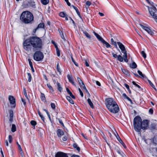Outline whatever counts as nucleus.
<instances>
[{
	"mask_svg": "<svg viewBox=\"0 0 157 157\" xmlns=\"http://www.w3.org/2000/svg\"><path fill=\"white\" fill-rule=\"evenodd\" d=\"M28 81L30 82L31 81V76L30 73H28Z\"/></svg>",
	"mask_w": 157,
	"mask_h": 157,
	"instance_id": "42",
	"label": "nucleus"
},
{
	"mask_svg": "<svg viewBox=\"0 0 157 157\" xmlns=\"http://www.w3.org/2000/svg\"><path fill=\"white\" fill-rule=\"evenodd\" d=\"M83 33L85 34L86 36L89 39H91V36L90 34H88V33L86 32H83Z\"/></svg>",
	"mask_w": 157,
	"mask_h": 157,
	"instance_id": "24",
	"label": "nucleus"
},
{
	"mask_svg": "<svg viewBox=\"0 0 157 157\" xmlns=\"http://www.w3.org/2000/svg\"><path fill=\"white\" fill-rule=\"evenodd\" d=\"M122 72L127 76H130L129 72L127 70L124 69H121Z\"/></svg>",
	"mask_w": 157,
	"mask_h": 157,
	"instance_id": "16",
	"label": "nucleus"
},
{
	"mask_svg": "<svg viewBox=\"0 0 157 157\" xmlns=\"http://www.w3.org/2000/svg\"><path fill=\"white\" fill-rule=\"evenodd\" d=\"M137 65L135 62H133L130 66V67L132 68H135L137 67Z\"/></svg>",
	"mask_w": 157,
	"mask_h": 157,
	"instance_id": "30",
	"label": "nucleus"
},
{
	"mask_svg": "<svg viewBox=\"0 0 157 157\" xmlns=\"http://www.w3.org/2000/svg\"><path fill=\"white\" fill-rule=\"evenodd\" d=\"M9 121L12 123L13 121V112L12 110H10L9 111Z\"/></svg>",
	"mask_w": 157,
	"mask_h": 157,
	"instance_id": "10",
	"label": "nucleus"
},
{
	"mask_svg": "<svg viewBox=\"0 0 157 157\" xmlns=\"http://www.w3.org/2000/svg\"><path fill=\"white\" fill-rule=\"evenodd\" d=\"M23 48L26 51H31L32 48L36 51L33 55V59L36 61L42 60L44 58L43 53L40 51L42 48L41 39L37 36H32L25 40L23 43Z\"/></svg>",
	"mask_w": 157,
	"mask_h": 157,
	"instance_id": "1",
	"label": "nucleus"
},
{
	"mask_svg": "<svg viewBox=\"0 0 157 157\" xmlns=\"http://www.w3.org/2000/svg\"><path fill=\"white\" fill-rule=\"evenodd\" d=\"M16 130V128L15 125L14 124H13L11 128V131L13 132H14Z\"/></svg>",
	"mask_w": 157,
	"mask_h": 157,
	"instance_id": "23",
	"label": "nucleus"
},
{
	"mask_svg": "<svg viewBox=\"0 0 157 157\" xmlns=\"http://www.w3.org/2000/svg\"><path fill=\"white\" fill-rule=\"evenodd\" d=\"M30 123L34 127V128H35V126L37 124L36 122L35 121L32 120L31 121Z\"/></svg>",
	"mask_w": 157,
	"mask_h": 157,
	"instance_id": "35",
	"label": "nucleus"
},
{
	"mask_svg": "<svg viewBox=\"0 0 157 157\" xmlns=\"http://www.w3.org/2000/svg\"><path fill=\"white\" fill-rule=\"evenodd\" d=\"M105 104L109 111L111 113H117L119 110V108L116 101L111 98H106Z\"/></svg>",
	"mask_w": 157,
	"mask_h": 157,
	"instance_id": "2",
	"label": "nucleus"
},
{
	"mask_svg": "<svg viewBox=\"0 0 157 157\" xmlns=\"http://www.w3.org/2000/svg\"><path fill=\"white\" fill-rule=\"evenodd\" d=\"M66 98L72 104H74V102L70 97L67 96H66Z\"/></svg>",
	"mask_w": 157,
	"mask_h": 157,
	"instance_id": "19",
	"label": "nucleus"
},
{
	"mask_svg": "<svg viewBox=\"0 0 157 157\" xmlns=\"http://www.w3.org/2000/svg\"><path fill=\"white\" fill-rule=\"evenodd\" d=\"M124 86L127 89H128L129 88V85H128L127 84L125 83L124 84Z\"/></svg>",
	"mask_w": 157,
	"mask_h": 157,
	"instance_id": "64",
	"label": "nucleus"
},
{
	"mask_svg": "<svg viewBox=\"0 0 157 157\" xmlns=\"http://www.w3.org/2000/svg\"><path fill=\"white\" fill-rule=\"evenodd\" d=\"M55 157H68L67 154L61 151L57 152L55 155Z\"/></svg>",
	"mask_w": 157,
	"mask_h": 157,
	"instance_id": "8",
	"label": "nucleus"
},
{
	"mask_svg": "<svg viewBox=\"0 0 157 157\" xmlns=\"http://www.w3.org/2000/svg\"><path fill=\"white\" fill-rule=\"evenodd\" d=\"M117 43L118 45L119 48L121 50L122 52L124 54L123 57H124V61L126 62H128V60L127 59V51L126 50L124 45L122 43L120 42H117Z\"/></svg>",
	"mask_w": 157,
	"mask_h": 157,
	"instance_id": "5",
	"label": "nucleus"
},
{
	"mask_svg": "<svg viewBox=\"0 0 157 157\" xmlns=\"http://www.w3.org/2000/svg\"><path fill=\"white\" fill-rule=\"evenodd\" d=\"M65 1L67 2V3L68 6H71L70 3L69 2L68 0H64Z\"/></svg>",
	"mask_w": 157,
	"mask_h": 157,
	"instance_id": "61",
	"label": "nucleus"
},
{
	"mask_svg": "<svg viewBox=\"0 0 157 157\" xmlns=\"http://www.w3.org/2000/svg\"><path fill=\"white\" fill-rule=\"evenodd\" d=\"M21 101L23 103V104H24V105H26V102L25 100L24 99H23V98H21Z\"/></svg>",
	"mask_w": 157,
	"mask_h": 157,
	"instance_id": "60",
	"label": "nucleus"
},
{
	"mask_svg": "<svg viewBox=\"0 0 157 157\" xmlns=\"http://www.w3.org/2000/svg\"><path fill=\"white\" fill-rule=\"evenodd\" d=\"M132 84L136 86V87H137L138 88H140V86L138 84H136L135 82L133 81L132 82Z\"/></svg>",
	"mask_w": 157,
	"mask_h": 157,
	"instance_id": "43",
	"label": "nucleus"
},
{
	"mask_svg": "<svg viewBox=\"0 0 157 157\" xmlns=\"http://www.w3.org/2000/svg\"><path fill=\"white\" fill-rule=\"evenodd\" d=\"M93 33L96 36L98 40L100 41L103 45H105L106 48H111V45L108 42H106L98 34L95 33L94 31L93 32Z\"/></svg>",
	"mask_w": 157,
	"mask_h": 157,
	"instance_id": "6",
	"label": "nucleus"
},
{
	"mask_svg": "<svg viewBox=\"0 0 157 157\" xmlns=\"http://www.w3.org/2000/svg\"><path fill=\"white\" fill-rule=\"evenodd\" d=\"M110 41L111 42V44L112 45L114 44H115L117 43V42H116V41H114L113 39L112 38L111 39Z\"/></svg>",
	"mask_w": 157,
	"mask_h": 157,
	"instance_id": "55",
	"label": "nucleus"
},
{
	"mask_svg": "<svg viewBox=\"0 0 157 157\" xmlns=\"http://www.w3.org/2000/svg\"><path fill=\"white\" fill-rule=\"evenodd\" d=\"M62 140L64 141H66L67 140V137L66 136H63L62 138Z\"/></svg>",
	"mask_w": 157,
	"mask_h": 157,
	"instance_id": "57",
	"label": "nucleus"
},
{
	"mask_svg": "<svg viewBox=\"0 0 157 157\" xmlns=\"http://www.w3.org/2000/svg\"><path fill=\"white\" fill-rule=\"evenodd\" d=\"M40 98L42 101H44L45 99V98L44 94L41 93Z\"/></svg>",
	"mask_w": 157,
	"mask_h": 157,
	"instance_id": "34",
	"label": "nucleus"
},
{
	"mask_svg": "<svg viewBox=\"0 0 157 157\" xmlns=\"http://www.w3.org/2000/svg\"><path fill=\"white\" fill-rule=\"evenodd\" d=\"M66 90L68 94L70 95V96L72 98L75 99V96L73 95L72 93L71 92L69 89L67 88H66Z\"/></svg>",
	"mask_w": 157,
	"mask_h": 157,
	"instance_id": "14",
	"label": "nucleus"
},
{
	"mask_svg": "<svg viewBox=\"0 0 157 157\" xmlns=\"http://www.w3.org/2000/svg\"><path fill=\"white\" fill-rule=\"evenodd\" d=\"M44 23H41L39 24L37 27V28L38 29L39 28H44Z\"/></svg>",
	"mask_w": 157,
	"mask_h": 157,
	"instance_id": "29",
	"label": "nucleus"
},
{
	"mask_svg": "<svg viewBox=\"0 0 157 157\" xmlns=\"http://www.w3.org/2000/svg\"><path fill=\"white\" fill-rule=\"evenodd\" d=\"M151 129H155L156 128V125L154 123L152 124L151 125Z\"/></svg>",
	"mask_w": 157,
	"mask_h": 157,
	"instance_id": "26",
	"label": "nucleus"
},
{
	"mask_svg": "<svg viewBox=\"0 0 157 157\" xmlns=\"http://www.w3.org/2000/svg\"><path fill=\"white\" fill-rule=\"evenodd\" d=\"M141 55L144 58H145L146 57V55L145 52L144 51H142L141 52Z\"/></svg>",
	"mask_w": 157,
	"mask_h": 157,
	"instance_id": "44",
	"label": "nucleus"
},
{
	"mask_svg": "<svg viewBox=\"0 0 157 157\" xmlns=\"http://www.w3.org/2000/svg\"><path fill=\"white\" fill-rule=\"evenodd\" d=\"M126 99H127L128 101H130V102L131 103V104H132L133 103V102H132V100L130 98H129L128 97H127L126 98Z\"/></svg>",
	"mask_w": 157,
	"mask_h": 157,
	"instance_id": "56",
	"label": "nucleus"
},
{
	"mask_svg": "<svg viewBox=\"0 0 157 157\" xmlns=\"http://www.w3.org/2000/svg\"><path fill=\"white\" fill-rule=\"evenodd\" d=\"M67 14L66 13H64L63 12H61L59 14V16L60 17H65V16Z\"/></svg>",
	"mask_w": 157,
	"mask_h": 157,
	"instance_id": "38",
	"label": "nucleus"
},
{
	"mask_svg": "<svg viewBox=\"0 0 157 157\" xmlns=\"http://www.w3.org/2000/svg\"><path fill=\"white\" fill-rule=\"evenodd\" d=\"M149 122V121L147 120H145L142 121L141 129L144 130L147 129L148 126Z\"/></svg>",
	"mask_w": 157,
	"mask_h": 157,
	"instance_id": "7",
	"label": "nucleus"
},
{
	"mask_svg": "<svg viewBox=\"0 0 157 157\" xmlns=\"http://www.w3.org/2000/svg\"><path fill=\"white\" fill-rule=\"evenodd\" d=\"M117 135H116L115 134V135L116 136V137L117 138V139L118 140V141L120 142V143L122 145L124 146V148L126 147V146H125L124 144V143L123 141H122V140H121V138L118 135L117 133Z\"/></svg>",
	"mask_w": 157,
	"mask_h": 157,
	"instance_id": "12",
	"label": "nucleus"
},
{
	"mask_svg": "<svg viewBox=\"0 0 157 157\" xmlns=\"http://www.w3.org/2000/svg\"><path fill=\"white\" fill-rule=\"evenodd\" d=\"M23 6L25 8H27L29 7V3L28 2H25L23 4Z\"/></svg>",
	"mask_w": 157,
	"mask_h": 157,
	"instance_id": "25",
	"label": "nucleus"
},
{
	"mask_svg": "<svg viewBox=\"0 0 157 157\" xmlns=\"http://www.w3.org/2000/svg\"><path fill=\"white\" fill-rule=\"evenodd\" d=\"M148 81L149 82L150 85L153 87V88H154L155 90L157 91V89L155 87V86H154V85L149 80H148Z\"/></svg>",
	"mask_w": 157,
	"mask_h": 157,
	"instance_id": "33",
	"label": "nucleus"
},
{
	"mask_svg": "<svg viewBox=\"0 0 157 157\" xmlns=\"http://www.w3.org/2000/svg\"><path fill=\"white\" fill-rule=\"evenodd\" d=\"M17 144L18 145V149L20 151H22V149L21 146L19 144L18 142H17Z\"/></svg>",
	"mask_w": 157,
	"mask_h": 157,
	"instance_id": "50",
	"label": "nucleus"
},
{
	"mask_svg": "<svg viewBox=\"0 0 157 157\" xmlns=\"http://www.w3.org/2000/svg\"><path fill=\"white\" fill-rule=\"evenodd\" d=\"M77 80L79 84H81V83L82 82V81L79 78H77Z\"/></svg>",
	"mask_w": 157,
	"mask_h": 157,
	"instance_id": "51",
	"label": "nucleus"
},
{
	"mask_svg": "<svg viewBox=\"0 0 157 157\" xmlns=\"http://www.w3.org/2000/svg\"><path fill=\"white\" fill-rule=\"evenodd\" d=\"M137 72L141 76L142 78H144L145 77V75H143L140 71L138 70Z\"/></svg>",
	"mask_w": 157,
	"mask_h": 157,
	"instance_id": "36",
	"label": "nucleus"
},
{
	"mask_svg": "<svg viewBox=\"0 0 157 157\" xmlns=\"http://www.w3.org/2000/svg\"><path fill=\"white\" fill-rule=\"evenodd\" d=\"M78 90L79 91L81 96L82 97L83 96V93H82V91L79 88H78Z\"/></svg>",
	"mask_w": 157,
	"mask_h": 157,
	"instance_id": "49",
	"label": "nucleus"
},
{
	"mask_svg": "<svg viewBox=\"0 0 157 157\" xmlns=\"http://www.w3.org/2000/svg\"><path fill=\"white\" fill-rule=\"evenodd\" d=\"M74 9L76 11V13L77 14H79V12L78 11V9L76 7H74Z\"/></svg>",
	"mask_w": 157,
	"mask_h": 157,
	"instance_id": "59",
	"label": "nucleus"
},
{
	"mask_svg": "<svg viewBox=\"0 0 157 157\" xmlns=\"http://www.w3.org/2000/svg\"><path fill=\"white\" fill-rule=\"evenodd\" d=\"M28 60L29 63L30 67L33 66V63H32V62L31 61V59H28Z\"/></svg>",
	"mask_w": 157,
	"mask_h": 157,
	"instance_id": "48",
	"label": "nucleus"
},
{
	"mask_svg": "<svg viewBox=\"0 0 157 157\" xmlns=\"http://www.w3.org/2000/svg\"><path fill=\"white\" fill-rule=\"evenodd\" d=\"M153 110L152 109H150L149 110V113L152 114L153 113Z\"/></svg>",
	"mask_w": 157,
	"mask_h": 157,
	"instance_id": "54",
	"label": "nucleus"
},
{
	"mask_svg": "<svg viewBox=\"0 0 157 157\" xmlns=\"http://www.w3.org/2000/svg\"><path fill=\"white\" fill-rule=\"evenodd\" d=\"M29 3V7H31L33 8H35V2L32 0H30L28 2Z\"/></svg>",
	"mask_w": 157,
	"mask_h": 157,
	"instance_id": "13",
	"label": "nucleus"
},
{
	"mask_svg": "<svg viewBox=\"0 0 157 157\" xmlns=\"http://www.w3.org/2000/svg\"><path fill=\"white\" fill-rule=\"evenodd\" d=\"M47 86L49 89L51 90L52 92H54V90L52 86L50 85L49 84H47Z\"/></svg>",
	"mask_w": 157,
	"mask_h": 157,
	"instance_id": "40",
	"label": "nucleus"
},
{
	"mask_svg": "<svg viewBox=\"0 0 157 157\" xmlns=\"http://www.w3.org/2000/svg\"><path fill=\"white\" fill-rule=\"evenodd\" d=\"M87 101H88V102L89 105H90V107L92 108H93V109L94 108V105H93V104L92 103V102H91L90 99V98H88L87 99Z\"/></svg>",
	"mask_w": 157,
	"mask_h": 157,
	"instance_id": "20",
	"label": "nucleus"
},
{
	"mask_svg": "<svg viewBox=\"0 0 157 157\" xmlns=\"http://www.w3.org/2000/svg\"><path fill=\"white\" fill-rule=\"evenodd\" d=\"M9 100L10 104L11 105H14V107H15V99L14 97L12 96H9Z\"/></svg>",
	"mask_w": 157,
	"mask_h": 157,
	"instance_id": "9",
	"label": "nucleus"
},
{
	"mask_svg": "<svg viewBox=\"0 0 157 157\" xmlns=\"http://www.w3.org/2000/svg\"><path fill=\"white\" fill-rule=\"evenodd\" d=\"M140 25L142 27V29H144L146 31L148 29V28L147 27L144 26L141 24H140Z\"/></svg>",
	"mask_w": 157,
	"mask_h": 157,
	"instance_id": "41",
	"label": "nucleus"
},
{
	"mask_svg": "<svg viewBox=\"0 0 157 157\" xmlns=\"http://www.w3.org/2000/svg\"><path fill=\"white\" fill-rule=\"evenodd\" d=\"M58 31L59 33V34L61 37V38L63 40H66V39L64 37L62 31L60 29H59Z\"/></svg>",
	"mask_w": 157,
	"mask_h": 157,
	"instance_id": "15",
	"label": "nucleus"
},
{
	"mask_svg": "<svg viewBox=\"0 0 157 157\" xmlns=\"http://www.w3.org/2000/svg\"><path fill=\"white\" fill-rule=\"evenodd\" d=\"M38 114L39 115V116L41 118L42 120L44 122V117L41 114V113L40 112V111H38Z\"/></svg>",
	"mask_w": 157,
	"mask_h": 157,
	"instance_id": "31",
	"label": "nucleus"
},
{
	"mask_svg": "<svg viewBox=\"0 0 157 157\" xmlns=\"http://www.w3.org/2000/svg\"><path fill=\"white\" fill-rule=\"evenodd\" d=\"M41 2L44 5H46L49 3V0H41Z\"/></svg>",
	"mask_w": 157,
	"mask_h": 157,
	"instance_id": "22",
	"label": "nucleus"
},
{
	"mask_svg": "<svg viewBox=\"0 0 157 157\" xmlns=\"http://www.w3.org/2000/svg\"><path fill=\"white\" fill-rule=\"evenodd\" d=\"M9 142L10 143H11L12 142V137L11 135H9Z\"/></svg>",
	"mask_w": 157,
	"mask_h": 157,
	"instance_id": "46",
	"label": "nucleus"
},
{
	"mask_svg": "<svg viewBox=\"0 0 157 157\" xmlns=\"http://www.w3.org/2000/svg\"><path fill=\"white\" fill-rule=\"evenodd\" d=\"M55 48H56V53L57 55L58 56H59L60 55V51L58 48V47L56 45H55Z\"/></svg>",
	"mask_w": 157,
	"mask_h": 157,
	"instance_id": "28",
	"label": "nucleus"
},
{
	"mask_svg": "<svg viewBox=\"0 0 157 157\" xmlns=\"http://www.w3.org/2000/svg\"><path fill=\"white\" fill-rule=\"evenodd\" d=\"M67 77L69 80V81L73 85H75V84L73 81V78L72 77H71L70 75L68 74L67 75Z\"/></svg>",
	"mask_w": 157,
	"mask_h": 157,
	"instance_id": "17",
	"label": "nucleus"
},
{
	"mask_svg": "<svg viewBox=\"0 0 157 157\" xmlns=\"http://www.w3.org/2000/svg\"><path fill=\"white\" fill-rule=\"evenodd\" d=\"M71 60L73 62V63H74V64L76 66H78V63L75 61L73 58L72 57H71Z\"/></svg>",
	"mask_w": 157,
	"mask_h": 157,
	"instance_id": "45",
	"label": "nucleus"
},
{
	"mask_svg": "<svg viewBox=\"0 0 157 157\" xmlns=\"http://www.w3.org/2000/svg\"><path fill=\"white\" fill-rule=\"evenodd\" d=\"M23 92L26 98L27 99H28L29 100L27 96V94L26 89L25 88H23Z\"/></svg>",
	"mask_w": 157,
	"mask_h": 157,
	"instance_id": "37",
	"label": "nucleus"
},
{
	"mask_svg": "<svg viewBox=\"0 0 157 157\" xmlns=\"http://www.w3.org/2000/svg\"><path fill=\"white\" fill-rule=\"evenodd\" d=\"M85 65H86V67H88V66H89V63H88L87 61L86 60H85Z\"/></svg>",
	"mask_w": 157,
	"mask_h": 157,
	"instance_id": "63",
	"label": "nucleus"
},
{
	"mask_svg": "<svg viewBox=\"0 0 157 157\" xmlns=\"http://www.w3.org/2000/svg\"><path fill=\"white\" fill-rule=\"evenodd\" d=\"M57 89L60 92H61L62 89V88L61 87L60 83L58 82L57 83Z\"/></svg>",
	"mask_w": 157,
	"mask_h": 157,
	"instance_id": "27",
	"label": "nucleus"
},
{
	"mask_svg": "<svg viewBox=\"0 0 157 157\" xmlns=\"http://www.w3.org/2000/svg\"><path fill=\"white\" fill-rule=\"evenodd\" d=\"M117 60L121 62H122L124 60V57L123 56H122L121 55H119L118 56Z\"/></svg>",
	"mask_w": 157,
	"mask_h": 157,
	"instance_id": "18",
	"label": "nucleus"
},
{
	"mask_svg": "<svg viewBox=\"0 0 157 157\" xmlns=\"http://www.w3.org/2000/svg\"><path fill=\"white\" fill-rule=\"evenodd\" d=\"M83 88L85 90L86 93L89 94V92H88V90H87V89H86L85 86H84Z\"/></svg>",
	"mask_w": 157,
	"mask_h": 157,
	"instance_id": "62",
	"label": "nucleus"
},
{
	"mask_svg": "<svg viewBox=\"0 0 157 157\" xmlns=\"http://www.w3.org/2000/svg\"><path fill=\"white\" fill-rule=\"evenodd\" d=\"M56 133L57 136L59 138L61 137L64 134L63 131L60 129H58L57 130Z\"/></svg>",
	"mask_w": 157,
	"mask_h": 157,
	"instance_id": "11",
	"label": "nucleus"
},
{
	"mask_svg": "<svg viewBox=\"0 0 157 157\" xmlns=\"http://www.w3.org/2000/svg\"><path fill=\"white\" fill-rule=\"evenodd\" d=\"M142 120L141 117L137 116L133 120V127L135 131L140 132L141 131Z\"/></svg>",
	"mask_w": 157,
	"mask_h": 157,
	"instance_id": "4",
	"label": "nucleus"
},
{
	"mask_svg": "<svg viewBox=\"0 0 157 157\" xmlns=\"http://www.w3.org/2000/svg\"><path fill=\"white\" fill-rule=\"evenodd\" d=\"M56 69H57V71L58 72H59V74L60 75H61V70L59 67V63H58L57 64V65Z\"/></svg>",
	"mask_w": 157,
	"mask_h": 157,
	"instance_id": "32",
	"label": "nucleus"
},
{
	"mask_svg": "<svg viewBox=\"0 0 157 157\" xmlns=\"http://www.w3.org/2000/svg\"><path fill=\"white\" fill-rule=\"evenodd\" d=\"M34 17L32 13L28 11L23 12L21 14L20 19L25 24H28L33 21Z\"/></svg>",
	"mask_w": 157,
	"mask_h": 157,
	"instance_id": "3",
	"label": "nucleus"
},
{
	"mask_svg": "<svg viewBox=\"0 0 157 157\" xmlns=\"http://www.w3.org/2000/svg\"><path fill=\"white\" fill-rule=\"evenodd\" d=\"M146 31L151 35H153L154 34L153 32L149 28H148Z\"/></svg>",
	"mask_w": 157,
	"mask_h": 157,
	"instance_id": "21",
	"label": "nucleus"
},
{
	"mask_svg": "<svg viewBox=\"0 0 157 157\" xmlns=\"http://www.w3.org/2000/svg\"><path fill=\"white\" fill-rule=\"evenodd\" d=\"M51 107L53 109H55V108H56V105H55V104H54L53 103H51Z\"/></svg>",
	"mask_w": 157,
	"mask_h": 157,
	"instance_id": "47",
	"label": "nucleus"
},
{
	"mask_svg": "<svg viewBox=\"0 0 157 157\" xmlns=\"http://www.w3.org/2000/svg\"><path fill=\"white\" fill-rule=\"evenodd\" d=\"M86 4L87 6H90L91 4V2L90 1H87L86 2Z\"/></svg>",
	"mask_w": 157,
	"mask_h": 157,
	"instance_id": "52",
	"label": "nucleus"
},
{
	"mask_svg": "<svg viewBox=\"0 0 157 157\" xmlns=\"http://www.w3.org/2000/svg\"><path fill=\"white\" fill-rule=\"evenodd\" d=\"M112 54L113 56V57L115 58H117L118 56L116 54H115L113 52L112 53Z\"/></svg>",
	"mask_w": 157,
	"mask_h": 157,
	"instance_id": "53",
	"label": "nucleus"
},
{
	"mask_svg": "<svg viewBox=\"0 0 157 157\" xmlns=\"http://www.w3.org/2000/svg\"><path fill=\"white\" fill-rule=\"evenodd\" d=\"M38 29L37 28V27L36 28V29H34L33 30V35H35V33L36 30H37V29Z\"/></svg>",
	"mask_w": 157,
	"mask_h": 157,
	"instance_id": "58",
	"label": "nucleus"
},
{
	"mask_svg": "<svg viewBox=\"0 0 157 157\" xmlns=\"http://www.w3.org/2000/svg\"><path fill=\"white\" fill-rule=\"evenodd\" d=\"M64 117H62L61 118V119H58V121L59 123L63 126V127H64V125L63 123L62 120L61 119L62 118H64Z\"/></svg>",
	"mask_w": 157,
	"mask_h": 157,
	"instance_id": "39",
	"label": "nucleus"
}]
</instances>
